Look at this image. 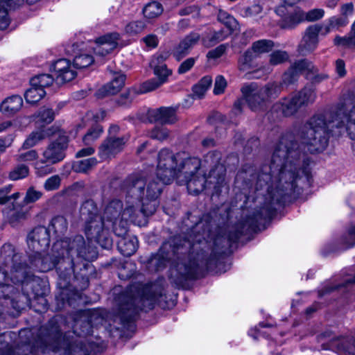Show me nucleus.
I'll use <instances>...</instances> for the list:
<instances>
[{
    "label": "nucleus",
    "instance_id": "obj_34",
    "mask_svg": "<svg viewBox=\"0 0 355 355\" xmlns=\"http://www.w3.org/2000/svg\"><path fill=\"white\" fill-rule=\"evenodd\" d=\"M162 5L157 1L148 3L143 9L145 17L148 19L156 18L163 12Z\"/></svg>",
    "mask_w": 355,
    "mask_h": 355
},
{
    "label": "nucleus",
    "instance_id": "obj_28",
    "mask_svg": "<svg viewBox=\"0 0 355 355\" xmlns=\"http://www.w3.org/2000/svg\"><path fill=\"white\" fill-rule=\"evenodd\" d=\"M332 345L337 348L339 353L355 355V339L353 338H343L338 339L334 341Z\"/></svg>",
    "mask_w": 355,
    "mask_h": 355
},
{
    "label": "nucleus",
    "instance_id": "obj_16",
    "mask_svg": "<svg viewBox=\"0 0 355 355\" xmlns=\"http://www.w3.org/2000/svg\"><path fill=\"white\" fill-rule=\"evenodd\" d=\"M119 40L120 35L116 32L99 37L92 46L94 52L100 56H105L116 48Z\"/></svg>",
    "mask_w": 355,
    "mask_h": 355
},
{
    "label": "nucleus",
    "instance_id": "obj_57",
    "mask_svg": "<svg viewBox=\"0 0 355 355\" xmlns=\"http://www.w3.org/2000/svg\"><path fill=\"white\" fill-rule=\"evenodd\" d=\"M11 332H5L0 336V350L3 352H9L11 347L8 340L11 339Z\"/></svg>",
    "mask_w": 355,
    "mask_h": 355
},
{
    "label": "nucleus",
    "instance_id": "obj_38",
    "mask_svg": "<svg viewBox=\"0 0 355 355\" xmlns=\"http://www.w3.org/2000/svg\"><path fill=\"white\" fill-rule=\"evenodd\" d=\"M239 238V234L236 233L234 236H229L227 239L217 236L214 242V249L213 250V252L214 251H216V253L218 254H223L224 253V250L219 248V244H222V248H229L231 245V243L232 242H234Z\"/></svg>",
    "mask_w": 355,
    "mask_h": 355
},
{
    "label": "nucleus",
    "instance_id": "obj_7",
    "mask_svg": "<svg viewBox=\"0 0 355 355\" xmlns=\"http://www.w3.org/2000/svg\"><path fill=\"white\" fill-rule=\"evenodd\" d=\"M156 286L135 282L130 284L119 298L122 317L130 321L141 310L152 309L157 300Z\"/></svg>",
    "mask_w": 355,
    "mask_h": 355
},
{
    "label": "nucleus",
    "instance_id": "obj_41",
    "mask_svg": "<svg viewBox=\"0 0 355 355\" xmlns=\"http://www.w3.org/2000/svg\"><path fill=\"white\" fill-rule=\"evenodd\" d=\"M45 161V159L37 161L34 164L36 174L40 177H44L53 172V168Z\"/></svg>",
    "mask_w": 355,
    "mask_h": 355
},
{
    "label": "nucleus",
    "instance_id": "obj_43",
    "mask_svg": "<svg viewBox=\"0 0 355 355\" xmlns=\"http://www.w3.org/2000/svg\"><path fill=\"white\" fill-rule=\"evenodd\" d=\"M28 167L24 164H21L10 171L9 178L12 180H18L28 176Z\"/></svg>",
    "mask_w": 355,
    "mask_h": 355
},
{
    "label": "nucleus",
    "instance_id": "obj_12",
    "mask_svg": "<svg viewBox=\"0 0 355 355\" xmlns=\"http://www.w3.org/2000/svg\"><path fill=\"white\" fill-rule=\"evenodd\" d=\"M121 202L118 200H112L106 206L102 217L112 225L115 234L118 236H122L126 233L127 223L129 221L123 218V212L121 213Z\"/></svg>",
    "mask_w": 355,
    "mask_h": 355
},
{
    "label": "nucleus",
    "instance_id": "obj_53",
    "mask_svg": "<svg viewBox=\"0 0 355 355\" xmlns=\"http://www.w3.org/2000/svg\"><path fill=\"white\" fill-rule=\"evenodd\" d=\"M169 136L168 130L164 127L154 128L150 132V137L159 141H163Z\"/></svg>",
    "mask_w": 355,
    "mask_h": 355
},
{
    "label": "nucleus",
    "instance_id": "obj_25",
    "mask_svg": "<svg viewBox=\"0 0 355 355\" xmlns=\"http://www.w3.org/2000/svg\"><path fill=\"white\" fill-rule=\"evenodd\" d=\"M119 252L125 257L132 255L138 248V239L136 236L121 238L117 242Z\"/></svg>",
    "mask_w": 355,
    "mask_h": 355
},
{
    "label": "nucleus",
    "instance_id": "obj_35",
    "mask_svg": "<svg viewBox=\"0 0 355 355\" xmlns=\"http://www.w3.org/2000/svg\"><path fill=\"white\" fill-rule=\"evenodd\" d=\"M98 163L95 157H90L75 162L73 168L78 173H87L93 168Z\"/></svg>",
    "mask_w": 355,
    "mask_h": 355
},
{
    "label": "nucleus",
    "instance_id": "obj_60",
    "mask_svg": "<svg viewBox=\"0 0 355 355\" xmlns=\"http://www.w3.org/2000/svg\"><path fill=\"white\" fill-rule=\"evenodd\" d=\"M38 157L35 150H30L25 153H21L18 155V160L20 162H30L36 159Z\"/></svg>",
    "mask_w": 355,
    "mask_h": 355
},
{
    "label": "nucleus",
    "instance_id": "obj_44",
    "mask_svg": "<svg viewBox=\"0 0 355 355\" xmlns=\"http://www.w3.org/2000/svg\"><path fill=\"white\" fill-rule=\"evenodd\" d=\"M218 19L230 29V31L236 27L237 23L236 19L225 11L220 10L218 15Z\"/></svg>",
    "mask_w": 355,
    "mask_h": 355
},
{
    "label": "nucleus",
    "instance_id": "obj_59",
    "mask_svg": "<svg viewBox=\"0 0 355 355\" xmlns=\"http://www.w3.org/2000/svg\"><path fill=\"white\" fill-rule=\"evenodd\" d=\"M340 13L342 17H345L347 19L352 17L354 13V3L352 2H347L341 5Z\"/></svg>",
    "mask_w": 355,
    "mask_h": 355
},
{
    "label": "nucleus",
    "instance_id": "obj_9",
    "mask_svg": "<svg viewBox=\"0 0 355 355\" xmlns=\"http://www.w3.org/2000/svg\"><path fill=\"white\" fill-rule=\"evenodd\" d=\"M97 207L92 200L85 201L80 207V214L85 221V234L88 240L99 244L103 248L109 249L112 245V239L109 234L112 226L97 214Z\"/></svg>",
    "mask_w": 355,
    "mask_h": 355
},
{
    "label": "nucleus",
    "instance_id": "obj_58",
    "mask_svg": "<svg viewBox=\"0 0 355 355\" xmlns=\"http://www.w3.org/2000/svg\"><path fill=\"white\" fill-rule=\"evenodd\" d=\"M196 62V58H189L182 62L178 69L179 74H184L191 69Z\"/></svg>",
    "mask_w": 355,
    "mask_h": 355
},
{
    "label": "nucleus",
    "instance_id": "obj_2",
    "mask_svg": "<svg viewBox=\"0 0 355 355\" xmlns=\"http://www.w3.org/2000/svg\"><path fill=\"white\" fill-rule=\"evenodd\" d=\"M50 236L47 228L38 226L31 232L27 238L28 249L33 251L29 255L31 267L40 272H46L53 268L62 259L69 261L73 271H76L73 256L84 260L92 261L96 258V251L92 247L86 248L83 237L76 236L72 240L64 239L57 240L52 247V255L42 256L49 246Z\"/></svg>",
    "mask_w": 355,
    "mask_h": 355
},
{
    "label": "nucleus",
    "instance_id": "obj_15",
    "mask_svg": "<svg viewBox=\"0 0 355 355\" xmlns=\"http://www.w3.org/2000/svg\"><path fill=\"white\" fill-rule=\"evenodd\" d=\"M67 139L64 136L60 137L57 141L50 144L42 155L46 162L54 164L62 161L64 157V150L67 146Z\"/></svg>",
    "mask_w": 355,
    "mask_h": 355
},
{
    "label": "nucleus",
    "instance_id": "obj_36",
    "mask_svg": "<svg viewBox=\"0 0 355 355\" xmlns=\"http://www.w3.org/2000/svg\"><path fill=\"white\" fill-rule=\"evenodd\" d=\"M334 44L340 46L355 47V21L352 25L349 35L348 37L336 36Z\"/></svg>",
    "mask_w": 355,
    "mask_h": 355
},
{
    "label": "nucleus",
    "instance_id": "obj_23",
    "mask_svg": "<svg viewBox=\"0 0 355 355\" xmlns=\"http://www.w3.org/2000/svg\"><path fill=\"white\" fill-rule=\"evenodd\" d=\"M125 76L122 73H117L107 84L103 86L98 92V96L103 97L107 95H114L119 92L124 85Z\"/></svg>",
    "mask_w": 355,
    "mask_h": 355
},
{
    "label": "nucleus",
    "instance_id": "obj_30",
    "mask_svg": "<svg viewBox=\"0 0 355 355\" xmlns=\"http://www.w3.org/2000/svg\"><path fill=\"white\" fill-rule=\"evenodd\" d=\"M230 31L225 32L224 30L218 31H210L206 36L202 38V44L206 47L214 46L219 42L224 40Z\"/></svg>",
    "mask_w": 355,
    "mask_h": 355
},
{
    "label": "nucleus",
    "instance_id": "obj_24",
    "mask_svg": "<svg viewBox=\"0 0 355 355\" xmlns=\"http://www.w3.org/2000/svg\"><path fill=\"white\" fill-rule=\"evenodd\" d=\"M22 105V98L19 95H12L1 103L0 111L5 115H13L21 109Z\"/></svg>",
    "mask_w": 355,
    "mask_h": 355
},
{
    "label": "nucleus",
    "instance_id": "obj_11",
    "mask_svg": "<svg viewBox=\"0 0 355 355\" xmlns=\"http://www.w3.org/2000/svg\"><path fill=\"white\" fill-rule=\"evenodd\" d=\"M316 93L311 87H304L291 96L284 98L276 105L285 116H293L313 103Z\"/></svg>",
    "mask_w": 355,
    "mask_h": 355
},
{
    "label": "nucleus",
    "instance_id": "obj_14",
    "mask_svg": "<svg viewBox=\"0 0 355 355\" xmlns=\"http://www.w3.org/2000/svg\"><path fill=\"white\" fill-rule=\"evenodd\" d=\"M322 29L319 25L309 26L305 31L297 51L302 55H306L313 52L318 44V35Z\"/></svg>",
    "mask_w": 355,
    "mask_h": 355
},
{
    "label": "nucleus",
    "instance_id": "obj_8",
    "mask_svg": "<svg viewBox=\"0 0 355 355\" xmlns=\"http://www.w3.org/2000/svg\"><path fill=\"white\" fill-rule=\"evenodd\" d=\"M200 166L197 157H189L184 152L173 153L168 149L159 152L157 165V176L164 182L170 184L175 178L178 180L182 174L193 172Z\"/></svg>",
    "mask_w": 355,
    "mask_h": 355
},
{
    "label": "nucleus",
    "instance_id": "obj_19",
    "mask_svg": "<svg viewBox=\"0 0 355 355\" xmlns=\"http://www.w3.org/2000/svg\"><path fill=\"white\" fill-rule=\"evenodd\" d=\"M148 117L150 122L162 124H172L177 121L176 109L172 107H162L148 111Z\"/></svg>",
    "mask_w": 355,
    "mask_h": 355
},
{
    "label": "nucleus",
    "instance_id": "obj_40",
    "mask_svg": "<svg viewBox=\"0 0 355 355\" xmlns=\"http://www.w3.org/2000/svg\"><path fill=\"white\" fill-rule=\"evenodd\" d=\"M93 62V56L87 53H80L75 56L73 67L78 69H83L90 66Z\"/></svg>",
    "mask_w": 355,
    "mask_h": 355
},
{
    "label": "nucleus",
    "instance_id": "obj_33",
    "mask_svg": "<svg viewBox=\"0 0 355 355\" xmlns=\"http://www.w3.org/2000/svg\"><path fill=\"white\" fill-rule=\"evenodd\" d=\"M212 83L211 76H206L203 77L198 84L193 87V96L196 98H202Z\"/></svg>",
    "mask_w": 355,
    "mask_h": 355
},
{
    "label": "nucleus",
    "instance_id": "obj_31",
    "mask_svg": "<svg viewBox=\"0 0 355 355\" xmlns=\"http://www.w3.org/2000/svg\"><path fill=\"white\" fill-rule=\"evenodd\" d=\"M46 92L43 88L37 87L30 84V87L26 91L24 98L30 104H35L44 97Z\"/></svg>",
    "mask_w": 355,
    "mask_h": 355
},
{
    "label": "nucleus",
    "instance_id": "obj_51",
    "mask_svg": "<svg viewBox=\"0 0 355 355\" xmlns=\"http://www.w3.org/2000/svg\"><path fill=\"white\" fill-rule=\"evenodd\" d=\"M135 94L134 92L128 91L122 94L116 100V103L120 106H129L132 102Z\"/></svg>",
    "mask_w": 355,
    "mask_h": 355
},
{
    "label": "nucleus",
    "instance_id": "obj_55",
    "mask_svg": "<svg viewBox=\"0 0 355 355\" xmlns=\"http://www.w3.org/2000/svg\"><path fill=\"white\" fill-rule=\"evenodd\" d=\"M60 178L58 175H53L48 178L44 183V189L46 191L58 189L60 185Z\"/></svg>",
    "mask_w": 355,
    "mask_h": 355
},
{
    "label": "nucleus",
    "instance_id": "obj_10",
    "mask_svg": "<svg viewBox=\"0 0 355 355\" xmlns=\"http://www.w3.org/2000/svg\"><path fill=\"white\" fill-rule=\"evenodd\" d=\"M282 86L276 83H270L259 87L255 83L244 85L241 88L243 96L250 108L256 110L270 98H274L281 92Z\"/></svg>",
    "mask_w": 355,
    "mask_h": 355
},
{
    "label": "nucleus",
    "instance_id": "obj_18",
    "mask_svg": "<svg viewBox=\"0 0 355 355\" xmlns=\"http://www.w3.org/2000/svg\"><path fill=\"white\" fill-rule=\"evenodd\" d=\"M291 67L297 71L298 76L303 73L307 79L313 83H320L327 78L325 74H318V69L315 67L311 62L306 59L294 62Z\"/></svg>",
    "mask_w": 355,
    "mask_h": 355
},
{
    "label": "nucleus",
    "instance_id": "obj_61",
    "mask_svg": "<svg viewBox=\"0 0 355 355\" xmlns=\"http://www.w3.org/2000/svg\"><path fill=\"white\" fill-rule=\"evenodd\" d=\"M169 57V52L164 51L155 55L150 62L151 66L164 64L163 62Z\"/></svg>",
    "mask_w": 355,
    "mask_h": 355
},
{
    "label": "nucleus",
    "instance_id": "obj_62",
    "mask_svg": "<svg viewBox=\"0 0 355 355\" xmlns=\"http://www.w3.org/2000/svg\"><path fill=\"white\" fill-rule=\"evenodd\" d=\"M225 47L223 45H220L216 49L209 51L207 53V58L209 59H216L220 58L225 52Z\"/></svg>",
    "mask_w": 355,
    "mask_h": 355
},
{
    "label": "nucleus",
    "instance_id": "obj_54",
    "mask_svg": "<svg viewBox=\"0 0 355 355\" xmlns=\"http://www.w3.org/2000/svg\"><path fill=\"white\" fill-rule=\"evenodd\" d=\"M226 87L227 81L225 78L221 75L217 76L215 79L214 93L216 95L220 94L224 92Z\"/></svg>",
    "mask_w": 355,
    "mask_h": 355
},
{
    "label": "nucleus",
    "instance_id": "obj_39",
    "mask_svg": "<svg viewBox=\"0 0 355 355\" xmlns=\"http://www.w3.org/2000/svg\"><path fill=\"white\" fill-rule=\"evenodd\" d=\"M54 78L50 74H40L33 77L31 80V85L37 87L43 88L49 87L53 83Z\"/></svg>",
    "mask_w": 355,
    "mask_h": 355
},
{
    "label": "nucleus",
    "instance_id": "obj_49",
    "mask_svg": "<svg viewBox=\"0 0 355 355\" xmlns=\"http://www.w3.org/2000/svg\"><path fill=\"white\" fill-rule=\"evenodd\" d=\"M28 211L27 209L21 208L20 209H18V208L14 205V210L10 215V223L14 224L18 220L24 219L26 217Z\"/></svg>",
    "mask_w": 355,
    "mask_h": 355
},
{
    "label": "nucleus",
    "instance_id": "obj_20",
    "mask_svg": "<svg viewBox=\"0 0 355 355\" xmlns=\"http://www.w3.org/2000/svg\"><path fill=\"white\" fill-rule=\"evenodd\" d=\"M201 37L199 33L192 32L185 36L174 49L173 54L177 60L186 56L192 48L198 44Z\"/></svg>",
    "mask_w": 355,
    "mask_h": 355
},
{
    "label": "nucleus",
    "instance_id": "obj_37",
    "mask_svg": "<svg viewBox=\"0 0 355 355\" xmlns=\"http://www.w3.org/2000/svg\"><path fill=\"white\" fill-rule=\"evenodd\" d=\"M349 23V19L345 17L333 16L328 19L327 25L325 26V33H329L334 29H338L339 28L347 26Z\"/></svg>",
    "mask_w": 355,
    "mask_h": 355
},
{
    "label": "nucleus",
    "instance_id": "obj_52",
    "mask_svg": "<svg viewBox=\"0 0 355 355\" xmlns=\"http://www.w3.org/2000/svg\"><path fill=\"white\" fill-rule=\"evenodd\" d=\"M324 15V10L321 8H315L305 12V20L314 21L322 19Z\"/></svg>",
    "mask_w": 355,
    "mask_h": 355
},
{
    "label": "nucleus",
    "instance_id": "obj_32",
    "mask_svg": "<svg viewBox=\"0 0 355 355\" xmlns=\"http://www.w3.org/2000/svg\"><path fill=\"white\" fill-rule=\"evenodd\" d=\"M20 0H0L2 6L12 8ZM10 19L8 16V10L5 8H0V30H5L9 25Z\"/></svg>",
    "mask_w": 355,
    "mask_h": 355
},
{
    "label": "nucleus",
    "instance_id": "obj_3",
    "mask_svg": "<svg viewBox=\"0 0 355 355\" xmlns=\"http://www.w3.org/2000/svg\"><path fill=\"white\" fill-rule=\"evenodd\" d=\"M203 244L198 235L192 241L182 239L180 236H175L162 244L158 252L151 257L150 265L159 270L171 261L172 277L180 281L194 279L198 268L208 267L211 261V257L208 258L202 249L195 253L198 245Z\"/></svg>",
    "mask_w": 355,
    "mask_h": 355
},
{
    "label": "nucleus",
    "instance_id": "obj_29",
    "mask_svg": "<svg viewBox=\"0 0 355 355\" xmlns=\"http://www.w3.org/2000/svg\"><path fill=\"white\" fill-rule=\"evenodd\" d=\"M51 135L49 129H40L33 132L24 141L22 147L24 148H30L37 145L40 141Z\"/></svg>",
    "mask_w": 355,
    "mask_h": 355
},
{
    "label": "nucleus",
    "instance_id": "obj_48",
    "mask_svg": "<svg viewBox=\"0 0 355 355\" xmlns=\"http://www.w3.org/2000/svg\"><path fill=\"white\" fill-rule=\"evenodd\" d=\"M297 71H296L293 67H291L286 71L282 76V85H289L295 83L298 78Z\"/></svg>",
    "mask_w": 355,
    "mask_h": 355
},
{
    "label": "nucleus",
    "instance_id": "obj_5",
    "mask_svg": "<svg viewBox=\"0 0 355 355\" xmlns=\"http://www.w3.org/2000/svg\"><path fill=\"white\" fill-rule=\"evenodd\" d=\"M0 260L5 266L11 264L10 279L7 276V270L0 268V298L11 297L14 287L10 282L21 283L24 293L20 297L28 302L31 298L28 288H33L38 285L39 279L31 272L26 265L21 263V256L15 252L14 247L10 243H6L1 247Z\"/></svg>",
    "mask_w": 355,
    "mask_h": 355
},
{
    "label": "nucleus",
    "instance_id": "obj_6",
    "mask_svg": "<svg viewBox=\"0 0 355 355\" xmlns=\"http://www.w3.org/2000/svg\"><path fill=\"white\" fill-rule=\"evenodd\" d=\"M220 159L219 152H209L204 159L205 164L211 168L208 177L205 175L200 162L198 169L187 174H182L178 181L180 184H187L188 191L193 195L198 194L210 185H213L214 189L218 191L224 183L225 175V168L220 164Z\"/></svg>",
    "mask_w": 355,
    "mask_h": 355
},
{
    "label": "nucleus",
    "instance_id": "obj_45",
    "mask_svg": "<svg viewBox=\"0 0 355 355\" xmlns=\"http://www.w3.org/2000/svg\"><path fill=\"white\" fill-rule=\"evenodd\" d=\"M103 132V128L101 125H96L91 128L83 137V141L85 144H89L96 139H97Z\"/></svg>",
    "mask_w": 355,
    "mask_h": 355
},
{
    "label": "nucleus",
    "instance_id": "obj_4",
    "mask_svg": "<svg viewBox=\"0 0 355 355\" xmlns=\"http://www.w3.org/2000/svg\"><path fill=\"white\" fill-rule=\"evenodd\" d=\"M166 184L168 183L164 182L157 175L141 173L128 176L124 183L127 195L123 218L140 225L142 219L155 212L157 199Z\"/></svg>",
    "mask_w": 355,
    "mask_h": 355
},
{
    "label": "nucleus",
    "instance_id": "obj_42",
    "mask_svg": "<svg viewBox=\"0 0 355 355\" xmlns=\"http://www.w3.org/2000/svg\"><path fill=\"white\" fill-rule=\"evenodd\" d=\"M146 27L142 20L132 21L125 26V32L129 35H137L144 31Z\"/></svg>",
    "mask_w": 355,
    "mask_h": 355
},
{
    "label": "nucleus",
    "instance_id": "obj_26",
    "mask_svg": "<svg viewBox=\"0 0 355 355\" xmlns=\"http://www.w3.org/2000/svg\"><path fill=\"white\" fill-rule=\"evenodd\" d=\"M305 12L300 8H295L284 16L281 26L283 28H292L305 21Z\"/></svg>",
    "mask_w": 355,
    "mask_h": 355
},
{
    "label": "nucleus",
    "instance_id": "obj_21",
    "mask_svg": "<svg viewBox=\"0 0 355 355\" xmlns=\"http://www.w3.org/2000/svg\"><path fill=\"white\" fill-rule=\"evenodd\" d=\"M154 69L156 78H153L143 84L144 92H148L160 87L164 83L171 71L166 68V64L151 66Z\"/></svg>",
    "mask_w": 355,
    "mask_h": 355
},
{
    "label": "nucleus",
    "instance_id": "obj_22",
    "mask_svg": "<svg viewBox=\"0 0 355 355\" xmlns=\"http://www.w3.org/2000/svg\"><path fill=\"white\" fill-rule=\"evenodd\" d=\"M53 69L56 73L58 81L61 83L69 82L73 80L76 76V72L67 59L57 60L54 63Z\"/></svg>",
    "mask_w": 355,
    "mask_h": 355
},
{
    "label": "nucleus",
    "instance_id": "obj_47",
    "mask_svg": "<svg viewBox=\"0 0 355 355\" xmlns=\"http://www.w3.org/2000/svg\"><path fill=\"white\" fill-rule=\"evenodd\" d=\"M262 7L259 4H253L244 7L241 10V15L244 17H254L262 12Z\"/></svg>",
    "mask_w": 355,
    "mask_h": 355
},
{
    "label": "nucleus",
    "instance_id": "obj_27",
    "mask_svg": "<svg viewBox=\"0 0 355 355\" xmlns=\"http://www.w3.org/2000/svg\"><path fill=\"white\" fill-rule=\"evenodd\" d=\"M67 228L68 223L67 219L62 216H57L52 218L47 230L49 232H52L58 238L67 232Z\"/></svg>",
    "mask_w": 355,
    "mask_h": 355
},
{
    "label": "nucleus",
    "instance_id": "obj_46",
    "mask_svg": "<svg viewBox=\"0 0 355 355\" xmlns=\"http://www.w3.org/2000/svg\"><path fill=\"white\" fill-rule=\"evenodd\" d=\"M288 59V55L284 51H273L270 55V64L272 65L280 64Z\"/></svg>",
    "mask_w": 355,
    "mask_h": 355
},
{
    "label": "nucleus",
    "instance_id": "obj_64",
    "mask_svg": "<svg viewBox=\"0 0 355 355\" xmlns=\"http://www.w3.org/2000/svg\"><path fill=\"white\" fill-rule=\"evenodd\" d=\"M146 44L151 48H154L157 45V37L154 35H150L144 38Z\"/></svg>",
    "mask_w": 355,
    "mask_h": 355
},
{
    "label": "nucleus",
    "instance_id": "obj_1",
    "mask_svg": "<svg viewBox=\"0 0 355 355\" xmlns=\"http://www.w3.org/2000/svg\"><path fill=\"white\" fill-rule=\"evenodd\" d=\"M347 132L355 139V104L348 113L343 106L331 107L311 117L300 130L297 137L301 145L294 143L291 134L284 135L277 145L271 164L263 166L256 182L257 190L266 189L267 194L259 216L267 218L273 214L276 204L281 203L286 196L299 193L297 181V166L304 154L320 153L328 145L329 135L339 136Z\"/></svg>",
    "mask_w": 355,
    "mask_h": 355
},
{
    "label": "nucleus",
    "instance_id": "obj_17",
    "mask_svg": "<svg viewBox=\"0 0 355 355\" xmlns=\"http://www.w3.org/2000/svg\"><path fill=\"white\" fill-rule=\"evenodd\" d=\"M127 140L128 138L125 137L110 136L99 147L100 157L105 159L114 157L123 149Z\"/></svg>",
    "mask_w": 355,
    "mask_h": 355
},
{
    "label": "nucleus",
    "instance_id": "obj_13",
    "mask_svg": "<svg viewBox=\"0 0 355 355\" xmlns=\"http://www.w3.org/2000/svg\"><path fill=\"white\" fill-rule=\"evenodd\" d=\"M273 47L274 42L270 40H260L253 42L251 48L245 52L239 61L240 70L245 71L250 69L254 58L270 52Z\"/></svg>",
    "mask_w": 355,
    "mask_h": 355
},
{
    "label": "nucleus",
    "instance_id": "obj_50",
    "mask_svg": "<svg viewBox=\"0 0 355 355\" xmlns=\"http://www.w3.org/2000/svg\"><path fill=\"white\" fill-rule=\"evenodd\" d=\"M42 196V193L40 191H37L33 187L29 188L26 193V196L24 199V204L33 203L38 200Z\"/></svg>",
    "mask_w": 355,
    "mask_h": 355
},
{
    "label": "nucleus",
    "instance_id": "obj_56",
    "mask_svg": "<svg viewBox=\"0 0 355 355\" xmlns=\"http://www.w3.org/2000/svg\"><path fill=\"white\" fill-rule=\"evenodd\" d=\"M38 119L42 122L50 123L54 119V112L51 109L44 108L40 112Z\"/></svg>",
    "mask_w": 355,
    "mask_h": 355
},
{
    "label": "nucleus",
    "instance_id": "obj_63",
    "mask_svg": "<svg viewBox=\"0 0 355 355\" xmlns=\"http://www.w3.org/2000/svg\"><path fill=\"white\" fill-rule=\"evenodd\" d=\"M336 71L340 77H343L346 73L345 64L343 60H338L336 62Z\"/></svg>",
    "mask_w": 355,
    "mask_h": 355
}]
</instances>
